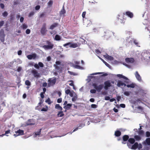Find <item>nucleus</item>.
Here are the masks:
<instances>
[{"mask_svg": "<svg viewBox=\"0 0 150 150\" xmlns=\"http://www.w3.org/2000/svg\"><path fill=\"white\" fill-rule=\"evenodd\" d=\"M146 136L147 137H149L150 136V132L149 131L146 132Z\"/></svg>", "mask_w": 150, "mask_h": 150, "instance_id": "obj_53", "label": "nucleus"}, {"mask_svg": "<svg viewBox=\"0 0 150 150\" xmlns=\"http://www.w3.org/2000/svg\"><path fill=\"white\" fill-rule=\"evenodd\" d=\"M30 30L28 29H27L26 30V31H25V33H26V34H30Z\"/></svg>", "mask_w": 150, "mask_h": 150, "instance_id": "obj_55", "label": "nucleus"}, {"mask_svg": "<svg viewBox=\"0 0 150 150\" xmlns=\"http://www.w3.org/2000/svg\"><path fill=\"white\" fill-rule=\"evenodd\" d=\"M134 59L132 58H127L125 59V61L127 63H132L134 62Z\"/></svg>", "mask_w": 150, "mask_h": 150, "instance_id": "obj_15", "label": "nucleus"}, {"mask_svg": "<svg viewBox=\"0 0 150 150\" xmlns=\"http://www.w3.org/2000/svg\"><path fill=\"white\" fill-rule=\"evenodd\" d=\"M31 72L35 77L38 78L40 77L39 74L35 69L31 71Z\"/></svg>", "mask_w": 150, "mask_h": 150, "instance_id": "obj_12", "label": "nucleus"}, {"mask_svg": "<svg viewBox=\"0 0 150 150\" xmlns=\"http://www.w3.org/2000/svg\"><path fill=\"white\" fill-rule=\"evenodd\" d=\"M70 45L69 47H70L75 48L79 46V45L77 43H72L71 42H69L66 43L63 45L64 47H66L67 45Z\"/></svg>", "mask_w": 150, "mask_h": 150, "instance_id": "obj_3", "label": "nucleus"}, {"mask_svg": "<svg viewBox=\"0 0 150 150\" xmlns=\"http://www.w3.org/2000/svg\"><path fill=\"white\" fill-rule=\"evenodd\" d=\"M66 11L64 9V6H63L62 9L59 12V15L60 16H65L64 15Z\"/></svg>", "mask_w": 150, "mask_h": 150, "instance_id": "obj_13", "label": "nucleus"}, {"mask_svg": "<svg viewBox=\"0 0 150 150\" xmlns=\"http://www.w3.org/2000/svg\"><path fill=\"white\" fill-rule=\"evenodd\" d=\"M64 115V114L63 113L62 111H60L57 114V116L59 117H62Z\"/></svg>", "mask_w": 150, "mask_h": 150, "instance_id": "obj_32", "label": "nucleus"}, {"mask_svg": "<svg viewBox=\"0 0 150 150\" xmlns=\"http://www.w3.org/2000/svg\"><path fill=\"white\" fill-rule=\"evenodd\" d=\"M57 79L56 78H54L53 79H50L48 80V87H50L53 86L54 85L56 82Z\"/></svg>", "mask_w": 150, "mask_h": 150, "instance_id": "obj_4", "label": "nucleus"}, {"mask_svg": "<svg viewBox=\"0 0 150 150\" xmlns=\"http://www.w3.org/2000/svg\"><path fill=\"white\" fill-rule=\"evenodd\" d=\"M72 106V104L70 103L67 104L66 106L63 107V108L67 110H68Z\"/></svg>", "mask_w": 150, "mask_h": 150, "instance_id": "obj_22", "label": "nucleus"}, {"mask_svg": "<svg viewBox=\"0 0 150 150\" xmlns=\"http://www.w3.org/2000/svg\"><path fill=\"white\" fill-rule=\"evenodd\" d=\"M25 83L27 86H30L31 84L30 82L28 80H26L25 82Z\"/></svg>", "mask_w": 150, "mask_h": 150, "instance_id": "obj_38", "label": "nucleus"}, {"mask_svg": "<svg viewBox=\"0 0 150 150\" xmlns=\"http://www.w3.org/2000/svg\"><path fill=\"white\" fill-rule=\"evenodd\" d=\"M41 105H39V103H38V105L35 107V109L38 110H40L42 107Z\"/></svg>", "mask_w": 150, "mask_h": 150, "instance_id": "obj_37", "label": "nucleus"}, {"mask_svg": "<svg viewBox=\"0 0 150 150\" xmlns=\"http://www.w3.org/2000/svg\"><path fill=\"white\" fill-rule=\"evenodd\" d=\"M122 139L123 141H126L129 139V136L127 135H124L122 137Z\"/></svg>", "mask_w": 150, "mask_h": 150, "instance_id": "obj_25", "label": "nucleus"}, {"mask_svg": "<svg viewBox=\"0 0 150 150\" xmlns=\"http://www.w3.org/2000/svg\"><path fill=\"white\" fill-rule=\"evenodd\" d=\"M69 81L70 82H72V83H71L69 84V85L70 86H73V88L74 89H75V88H74V84L73 83V81L72 80H70Z\"/></svg>", "mask_w": 150, "mask_h": 150, "instance_id": "obj_46", "label": "nucleus"}, {"mask_svg": "<svg viewBox=\"0 0 150 150\" xmlns=\"http://www.w3.org/2000/svg\"><path fill=\"white\" fill-rule=\"evenodd\" d=\"M8 15V13L7 12H6V11L4 12V13H3L2 14V15L4 17H6V16H7Z\"/></svg>", "mask_w": 150, "mask_h": 150, "instance_id": "obj_50", "label": "nucleus"}, {"mask_svg": "<svg viewBox=\"0 0 150 150\" xmlns=\"http://www.w3.org/2000/svg\"><path fill=\"white\" fill-rule=\"evenodd\" d=\"M144 133V131L143 130H141L139 131L138 134L140 135H143Z\"/></svg>", "mask_w": 150, "mask_h": 150, "instance_id": "obj_43", "label": "nucleus"}, {"mask_svg": "<svg viewBox=\"0 0 150 150\" xmlns=\"http://www.w3.org/2000/svg\"><path fill=\"white\" fill-rule=\"evenodd\" d=\"M101 59L102 61V62L105 64L108 67L110 68V65L108 64L107 62L105 61L103 59Z\"/></svg>", "mask_w": 150, "mask_h": 150, "instance_id": "obj_33", "label": "nucleus"}, {"mask_svg": "<svg viewBox=\"0 0 150 150\" xmlns=\"http://www.w3.org/2000/svg\"><path fill=\"white\" fill-rule=\"evenodd\" d=\"M117 76L119 78H122L126 80L127 81H125V82L126 83H128V81L129 80V79L126 77L125 76L120 74H117Z\"/></svg>", "mask_w": 150, "mask_h": 150, "instance_id": "obj_16", "label": "nucleus"}, {"mask_svg": "<svg viewBox=\"0 0 150 150\" xmlns=\"http://www.w3.org/2000/svg\"><path fill=\"white\" fill-rule=\"evenodd\" d=\"M96 52L98 54L101 53V52L100 50L98 49H97L96 50Z\"/></svg>", "mask_w": 150, "mask_h": 150, "instance_id": "obj_63", "label": "nucleus"}, {"mask_svg": "<svg viewBox=\"0 0 150 150\" xmlns=\"http://www.w3.org/2000/svg\"><path fill=\"white\" fill-rule=\"evenodd\" d=\"M143 144L144 145L147 144L148 145H150V138H147L145 141L143 142Z\"/></svg>", "mask_w": 150, "mask_h": 150, "instance_id": "obj_21", "label": "nucleus"}, {"mask_svg": "<svg viewBox=\"0 0 150 150\" xmlns=\"http://www.w3.org/2000/svg\"><path fill=\"white\" fill-rule=\"evenodd\" d=\"M127 145L129 148H130L132 149L135 150L138 147V144L137 142H136L132 145L131 147H130L131 145L129 143L127 142Z\"/></svg>", "mask_w": 150, "mask_h": 150, "instance_id": "obj_5", "label": "nucleus"}, {"mask_svg": "<svg viewBox=\"0 0 150 150\" xmlns=\"http://www.w3.org/2000/svg\"><path fill=\"white\" fill-rule=\"evenodd\" d=\"M115 135L116 137H119L121 135V132L119 130H117L115 132Z\"/></svg>", "mask_w": 150, "mask_h": 150, "instance_id": "obj_26", "label": "nucleus"}, {"mask_svg": "<svg viewBox=\"0 0 150 150\" xmlns=\"http://www.w3.org/2000/svg\"><path fill=\"white\" fill-rule=\"evenodd\" d=\"M15 132L16 133V134H14V136H15V137L24 134V131L21 129H19L16 132Z\"/></svg>", "mask_w": 150, "mask_h": 150, "instance_id": "obj_9", "label": "nucleus"}, {"mask_svg": "<svg viewBox=\"0 0 150 150\" xmlns=\"http://www.w3.org/2000/svg\"><path fill=\"white\" fill-rule=\"evenodd\" d=\"M45 93H43L42 92H41L40 94V95L41 98L42 99L44 98V94Z\"/></svg>", "mask_w": 150, "mask_h": 150, "instance_id": "obj_60", "label": "nucleus"}, {"mask_svg": "<svg viewBox=\"0 0 150 150\" xmlns=\"http://www.w3.org/2000/svg\"><path fill=\"white\" fill-rule=\"evenodd\" d=\"M93 86L94 88L95 89H91L90 90V92L91 93H95L96 92V91L98 92H100L101 90L103 88V85L102 84H100L98 86L96 83H94L92 85Z\"/></svg>", "mask_w": 150, "mask_h": 150, "instance_id": "obj_1", "label": "nucleus"}, {"mask_svg": "<svg viewBox=\"0 0 150 150\" xmlns=\"http://www.w3.org/2000/svg\"><path fill=\"white\" fill-rule=\"evenodd\" d=\"M62 102V98H58L57 100V102L58 103H60Z\"/></svg>", "mask_w": 150, "mask_h": 150, "instance_id": "obj_56", "label": "nucleus"}, {"mask_svg": "<svg viewBox=\"0 0 150 150\" xmlns=\"http://www.w3.org/2000/svg\"><path fill=\"white\" fill-rule=\"evenodd\" d=\"M135 77L136 78V79H137V80L139 81H142V79L141 77L140 76V75L138 73V71H136L135 73Z\"/></svg>", "mask_w": 150, "mask_h": 150, "instance_id": "obj_17", "label": "nucleus"}, {"mask_svg": "<svg viewBox=\"0 0 150 150\" xmlns=\"http://www.w3.org/2000/svg\"><path fill=\"white\" fill-rule=\"evenodd\" d=\"M123 17L124 16L126 15L128 16L130 18H132L133 17V14L132 12H131L129 11H126L125 12L123 13Z\"/></svg>", "mask_w": 150, "mask_h": 150, "instance_id": "obj_11", "label": "nucleus"}, {"mask_svg": "<svg viewBox=\"0 0 150 150\" xmlns=\"http://www.w3.org/2000/svg\"><path fill=\"white\" fill-rule=\"evenodd\" d=\"M86 14V12L84 11L83 12L82 16L83 18H84L85 17Z\"/></svg>", "mask_w": 150, "mask_h": 150, "instance_id": "obj_61", "label": "nucleus"}, {"mask_svg": "<svg viewBox=\"0 0 150 150\" xmlns=\"http://www.w3.org/2000/svg\"><path fill=\"white\" fill-rule=\"evenodd\" d=\"M104 57L106 58V59L111 60H114V58L110 56H109L107 54H106L105 55L103 56Z\"/></svg>", "mask_w": 150, "mask_h": 150, "instance_id": "obj_18", "label": "nucleus"}, {"mask_svg": "<svg viewBox=\"0 0 150 150\" xmlns=\"http://www.w3.org/2000/svg\"><path fill=\"white\" fill-rule=\"evenodd\" d=\"M37 57V54L35 53H33L32 54H29L27 56V57L29 59H35Z\"/></svg>", "mask_w": 150, "mask_h": 150, "instance_id": "obj_10", "label": "nucleus"}, {"mask_svg": "<svg viewBox=\"0 0 150 150\" xmlns=\"http://www.w3.org/2000/svg\"><path fill=\"white\" fill-rule=\"evenodd\" d=\"M0 35H5L4 30L3 29H1L0 31Z\"/></svg>", "mask_w": 150, "mask_h": 150, "instance_id": "obj_42", "label": "nucleus"}, {"mask_svg": "<svg viewBox=\"0 0 150 150\" xmlns=\"http://www.w3.org/2000/svg\"><path fill=\"white\" fill-rule=\"evenodd\" d=\"M74 92L73 91H72L71 92L69 93V95L71 97H73L74 95Z\"/></svg>", "mask_w": 150, "mask_h": 150, "instance_id": "obj_47", "label": "nucleus"}, {"mask_svg": "<svg viewBox=\"0 0 150 150\" xmlns=\"http://www.w3.org/2000/svg\"><path fill=\"white\" fill-rule=\"evenodd\" d=\"M135 140L137 141H139L141 140V137L138 135H136L134 136Z\"/></svg>", "mask_w": 150, "mask_h": 150, "instance_id": "obj_27", "label": "nucleus"}, {"mask_svg": "<svg viewBox=\"0 0 150 150\" xmlns=\"http://www.w3.org/2000/svg\"><path fill=\"white\" fill-rule=\"evenodd\" d=\"M105 100H110V97H109L108 96H105Z\"/></svg>", "mask_w": 150, "mask_h": 150, "instance_id": "obj_62", "label": "nucleus"}, {"mask_svg": "<svg viewBox=\"0 0 150 150\" xmlns=\"http://www.w3.org/2000/svg\"><path fill=\"white\" fill-rule=\"evenodd\" d=\"M74 63L75 64H76V65H73V67L74 68L76 69H81L82 68V67L78 65V64H79L80 63V62L78 61H75L74 62Z\"/></svg>", "mask_w": 150, "mask_h": 150, "instance_id": "obj_14", "label": "nucleus"}, {"mask_svg": "<svg viewBox=\"0 0 150 150\" xmlns=\"http://www.w3.org/2000/svg\"><path fill=\"white\" fill-rule=\"evenodd\" d=\"M39 67H44V65L41 62H39L38 64Z\"/></svg>", "mask_w": 150, "mask_h": 150, "instance_id": "obj_49", "label": "nucleus"}, {"mask_svg": "<svg viewBox=\"0 0 150 150\" xmlns=\"http://www.w3.org/2000/svg\"><path fill=\"white\" fill-rule=\"evenodd\" d=\"M47 83L46 82L43 83L42 84V86L44 87H46L47 86Z\"/></svg>", "mask_w": 150, "mask_h": 150, "instance_id": "obj_64", "label": "nucleus"}, {"mask_svg": "<svg viewBox=\"0 0 150 150\" xmlns=\"http://www.w3.org/2000/svg\"><path fill=\"white\" fill-rule=\"evenodd\" d=\"M97 107V105L96 104H92L91 105V107L93 108H96Z\"/></svg>", "mask_w": 150, "mask_h": 150, "instance_id": "obj_52", "label": "nucleus"}, {"mask_svg": "<svg viewBox=\"0 0 150 150\" xmlns=\"http://www.w3.org/2000/svg\"><path fill=\"white\" fill-rule=\"evenodd\" d=\"M117 86L119 87H120L121 86H126V85L125 83H123L121 81H119L117 83Z\"/></svg>", "mask_w": 150, "mask_h": 150, "instance_id": "obj_19", "label": "nucleus"}, {"mask_svg": "<svg viewBox=\"0 0 150 150\" xmlns=\"http://www.w3.org/2000/svg\"><path fill=\"white\" fill-rule=\"evenodd\" d=\"M61 38L60 36L58 35H56L55 36V40H61Z\"/></svg>", "mask_w": 150, "mask_h": 150, "instance_id": "obj_31", "label": "nucleus"}, {"mask_svg": "<svg viewBox=\"0 0 150 150\" xmlns=\"http://www.w3.org/2000/svg\"><path fill=\"white\" fill-rule=\"evenodd\" d=\"M58 24L56 23H54L52 25H51L50 27V28L52 30L54 28L57 26Z\"/></svg>", "mask_w": 150, "mask_h": 150, "instance_id": "obj_28", "label": "nucleus"}, {"mask_svg": "<svg viewBox=\"0 0 150 150\" xmlns=\"http://www.w3.org/2000/svg\"><path fill=\"white\" fill-rule=\"evenodd\" d=\"M34 67L37 69H38L39 68V67L38 65V64H35L34 65Z\"/></svg>", "mask_w": 150, "mask_h": 150, "instance_id": "obj_54", "label": "nucleus"}, {"mask_svg": "<svg viewBox=\"0 0 150 150\" xmlns=\"http://www.w3.org/2000/svg\"><path fill=\"white\" fill-rule=\"evenodd\" d=\"M45 102L49 105L52 102L51 101L50 99L49 98H47V99L45 100Z\"/></svg>", "mask_w": 150, "mask_h": 150, "instance_id": "obj_36", "label": "nucleus"}, {"mask_svg": "<svg viewBox=\"0 0 150 150\" xmlns=\"http://www.w3.org/2000/svg\"><path fill=\"white\" fill-rule=\"evenodd\" d=\"M132 103L133 104H135L137 103V102H139V101H140V99H137V100H132Z\"/></svg>", "mask_w": 150, "mask_h": 150, "instance_id": "obj_35", "label": "nucleus"}, {"mask_svg": "<svg viewBox=\"0 0 150 150\" xmlns=\"http://www.w3.org/2000/svg\"><path fill=\"white\" fill-rule=\"evenodd\" d=\"M46 42L48 45L43 46V48L46 50L52 49L54 46V45L48 40Z\"/></svg>", "mask_w": 150, "mask_h": 150, "instance_id": "obj_2", "label": "nucleus"}, {"mask_svg": "<svg viewBox=\"0 0 150 150\" xmlns=\"http://www.w3.org/2000/svg\"><path fill=\"white\" fill-rule=\"evenodd\" d=\"M104 84L105 85L104 88L106 90H108V88L111 86V83L109 80H108L105 81L104 83Z\"/></svg>", "mask_w": 150, "mask_h": 150, "instance_id": "obj_6", "label": "nucleus"}, {"mask_svg": "<svg viewBox=\"0 0 150 150\" xmlns=\"http://www.w3.org/2000/svg\"><path fill=\"white\" fill-rule=\"evenodd\" d=\"M5 35H0V40L2 42H4L5 40Z\"/></svg>", "mask_w": 150, "mask_h": 150, "instance_id": "obj_34", "label": "nucleus"}, {"mask_svg": "<svg viewBox=\"0 0 150 150\" xmlns=\"http://www.w3.org/2000/svg\"><path fill=\"white\" fill-rule=\"evenodd\" d=\"M27 126L34 125L35 124L33 119H29L25 123Z\"/></svg>", "mask_w": 150, "mask_h": 150, "instance_id": "obj_8", "label": "nucleus"}, {"mask_svg": "<svg viewBox=\"0 0 150 150\" xmlns=\"http://www.w3.org/2000/svg\"><path fill=\"white\" fill-rule=\"evenodd\" d=\"M10 130L6 131H5V133L4 134H5V135H6V136H8V135H7L6 134L10 133Z\"/></svg>", "mask_w": 150, "mask_h": 150, "instance_id": "obj_59", "label": "nucleus"}, {"mask_svg": "<svg viewBox=\"0 0 150 150\" xmlns=\"http://www.w3.org/2000/svg\"><path fill=\"white\" fill-rule=\"evenodd\" d=\"M71 91L69 89H68L65 91V93L67 94H69Z\"/></svg>", "mask_w": 150, "mask_h": 150, "instance_id": "obj_51", "label": "nucleus"}, {"mask_svg": "<svg viewBox=\"0 0 150 150\" xmlns=\"http://www.w3.org/2000/svg\"><path fill=\"white\" fill-rule=\"evenodd\" d=\"M40 6L39 5H37L35 7V9L36 10H38L40 9Z\"/></svg>", "mask_w": 150, "mask_h": 150, "instance_id": "obj_57", "label": "nucleus"}, {"mask_svg": "<svg viewBox=\"0 0 150 150\" xmlns=\"http://www.w3.org/2000/svg\"><path fill=\"white\" fill-rule=\"evenodd\" d=\"M55 108L62 111V108L60 106L59 104H57L55 105Z\"/></svg>", "mask_w": 150, "mask_h": 150, "instance_id": "obj_29", "label": "nucleus"}, {"mask_svg": "<svg viewBox=\"0 0 150 150\" xmlns=\"http://www.w3.org/2000/svg\"><path fill=\"white\" fill-rule=\"evenodd\" d=\"M135 140L134 138H130L128 140V143H129L131 144H133L134 143Z\"/></svg>", "mask_w": 150, "mask_h": 150, "instance_id": "obj_24", "label": "nucleus"}, {"mask_svg": "<svg viewBox=\"0 0 150 150\" xmlns=\"http://www.w3.org/2000/svg\"><path fill=\"white\" fill-rule=\"evenodd\" d=\"M104 36H107V38H109L110 37L111 32L109 30H107L104 32Z\"/></svg>", "mask_w": 150, "mask_h": 150, "instance_id": "obj_20", "label": "nucleus"}, {"mask_svg": "<svg viewBox=\"0 0 150 150\" xmlns=\"http://www.w3.org/2000/svg\"><path fill=\"white\" fill-rule=\"evenodd\" d=\"M42 129H40L39 131L36 132L35 134L36 135H40L41 131Z\"/></svg>", "mask_w": 150, "mask_h": 150, "instance_id": "obj_41", "label": "nucleus"}, {"mask_svg": "<svg viewBox=\"0 0 150 150\" xmlns=\"http://www.w3.org/2000/svg\"><path fill=\"white\" fill-rule=\"evenodd\" d=\"M53 4V1H50L48 2V5L49 6H51Z\"/></svg>", "mask_w": 150, "mask_h": 150, "instance_id": "obj_44", "label": "nucleus"}, {"mask_svg": "<svg viewBox=\"0 0 150 150\" xmlns=\"http://www.w3.org/2000/svg\"><path fill=\"white\" fill-rule=\"evenodd\" d=\"M142 146L141 144H138V147H137L139 149H142Z\"/></svg>", "mask_w": 150, "mask_h": 150, "instance_id": "obj_58", "label": "nucleus"}, {"mask_svg": "<svg viewBox=\"0 0 150 150\" xmlns=\"http://www.w3.org/2000/svg\"><path fill=\"white\" fill-rule=\"evenodd\" d=\"M128 88H134L135 86V84L133 83H132L130 84H128L126 86Z\"/></svg>", "mask_w": 150, "mask_h": 150, "instance_id": "obj_30", "label": "nucleus"}, {"mask_svg": "<svg viewBox=\"0 0 150 150\" xmlns=\"http://www.w3.org/2000/svg\"><path fill=\"white\" fill-rule=\"evenodd\" d=\"M48 110V108L47 106H46L45 108H43L41 109V111H42L46 112Z\"/></svg>", "mask_w": 150, "mask_h": 150, "instance_id": "obj_40", "label": "nucleus"}, {"mask_svg": "<svg viewBox=\"0 0 150 150\" xmlns=\"http://www.w3.org/2000/svg\"><path fill=\"white\" fill-rule=\"evenodd\" d=\"M27 27L28 26L26 24H23L22 25V28L23 29H25L27 28Z\"/></svg>", "mask_w": 150, "mask_h": 150, "instance_id": "obj_45", "label": "nucleus"}, {"mask_svg": "<svg viewBox=\"0 0 150 150\" xmlns=\"http://www.w3.org/2000/svg\"><path fill=\"white\" fill-rule=\"evenodd\" d=\"M46 25L45 23H43L41 28L40 32L41 34L43 35H45L47 31L46 29Z\"/></svg>", "mask_w": 150, "mask_h": 150, "instance_id": "obj_7", "label": "nucleus"}, {"mask_svg": "<svg viewBox=\"0 0 150 150\" xmlns=\"http://www.w3.org/2000/svg\"><path fill=\"white\" fill-rule=\"evenodd\" d=\"M74 95L73 96V97L72 98V100L73 101H75L77 99L78 96L77 94L75 92H74Z\"/></svg>", "mask_w": 150, "mask_h": 150, "instance_id": "obj_23", "label": "nucleus"}, {"mask_svg": "<svg viewBox=\"0 0 150 150\" xmlns=\"http://www.w3.org/2000/svg\"><path fill=\"white\" fill-rule=\"evenodd\" d=\"M68 73L71 75H74V76L76 75L75 73L73 72L72 71H68Z\"/></svg>", "mask_w": 150, "mask_h": 150, "instance_id": "obj_48", "label": "nucleus"}, {"mask_svg": "<svg viewBox=\"0 0 150 150\" xmlns=\"http://www.w3.org/2000/svg\"><path fill=\"white\" fill-rule=\"evenodd\" d=\"M131 93V92L126 91L124 92V94L126 96H129Z\"/></svg>", "mask_w": 150, "mask_h": 150, "instance_id": "obj_39", "label": "nucleus"}]
</instances>
